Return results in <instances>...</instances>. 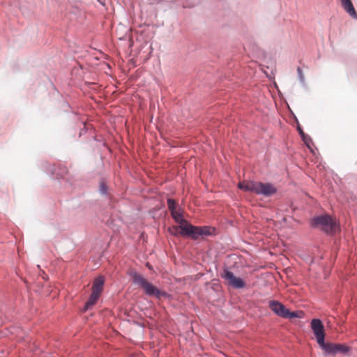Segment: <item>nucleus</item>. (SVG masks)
<instances>
[{"label": "nucleus", "mask_w": 357, "mask_h": 357, "mask_svg": "<svg viewBox=\"0 0 357 357\" xmlns=\"http://www.w3.org/2000/svg\"><path fill=\"white\" fill-rule=\"evenodd\" d=\"M300 133L303 137V142H305L307 148L310 150L311 153L313 154L314 155L319 153L318 149L316 147H314L313 142L310 137L305 135L302 130H301Z\"/></svg>", "instance_id": "nucleus-11"}, {"label": "nucleus", "mask_w": 357, "mask_h": 357, "mask_svg": "<svg viewBox=\"0 0 357 357\" xmlns=\"http://www.w3.org/2000/svg\"><path fill=\"white\" fill-rule=\"evenodd\" d=\"M176 203L175 200H174L172 199H168L167 206H168V208L169 209L170 212L176 210Z\"/></svg>", "instance_id": "nucleus-15"}, {"label": "nucleus", "mask_w": 357, "mask_h": 357, "mask_svg": "<svg viewBox=\"0 0 357 357\" xmlns=\"http://www.w3.org/2000/svg\"><path fill=\"white\" fill-rule=\"evenodd\" d=\"M277 192V188L270 183L257 182L255 194L271 197Z\"/></svg>", "instance_id": "nucleus-8"}, {"label": "nucleus", "mask_w": 357, "mask_h": 357, "mask_svg": "<svg viewBox=\"0 0 357 357\" xmlns=\"http://www.w3.org/2000/svg\"><path fill=\"white\" fill-rule=\"evenodd\" d=\"M311 327L319 345L321 346V344H324L325 333L324 325L321 320L317 319H312L311 322Z\"/></svg>", "instance_id": "nucleus-7"}, {"label": "nucleus", "mask_w": 357, "mask_h": 357, "mask_svg": "<svg viewBox=\"0 0 357 357\" xmlns=\"http://www.w3.org/2000/svg\"><path fill=\"white\" fill-rule=\"evenodd\" d=\"M297 72H298V77H299L300 81L303 82L304 80H305V77H304V74L303 73V70H302V69L300 67H298Z\"/></svg>", "instance_id": "nucleus-16"}, {"label": "nucleus", "mask_w": 357, "mask_h": 357, "mask_svg": "<svg viewBox=\"0 0 357 357\" xmlns=\"http://www.w3.org/2000/svg\"><path fill=\"white\" fill-rule=\"evenodd\" d=\"M221 277L225 279L229 285L236 289H243L245 287V282L240 278L236 277L234 274L229 271L224 270L223 273H221Z\"/></svg>", "instance_id": "nucleus-5"}, {"label": "nucleus", "mask_w": 357, "mask_h": 357, "mask_svg": "<svg viewBox=\"0 0 357 357\" xmlns=\"http://www.w3.org/2000/svg\"><path fill=\"white\" fill-rule=\"evenodd\" d=\"M131 277L132 278L133 282L141 287L143 289L144 293L148 296H154L159 298L166 295L165 292L158 289L142 275L134 272L131 274Z\"/></svg>", "instance_id": "nucleus-2"}, {"label": "nucleus", "mask_w": 357, "mask_h": 357, "mask_svg": "<svg viewBox=\"0 0 357 357\" xmlns=\"http://www.w3.org/2000/svg\"><path fill=\"white\" fill-rule=\"evenodd\" d=\"M171 215L174 220L179 225L183 236H190L197 239L201 236L211 235L214 229L210 227H195L190 224L182 218L181 214L176 210L172 211Z\"/></svg>", "instance_id": "nucleus-1"}, {"label": "nucleus", "mask_w": 357, "mask_h": 357, "mask_svg": "<svg viewBox=\"0 0 357 357\" xmlns=\"http://www.w3.org/2000/svg\"><path fill=\"white\" fill-rule=\"evenodd\" d=\"M103 285L104 278L102 276H100L95 279L92 287V291L100 294L102 291Z\"/></svg>", "instance_id": "nucleus-12"}, {"label": "nucleus", "mask_w": 357, "mask_h": 357, "mask_svg": "<svg viewBox=\"0 0 357 357\" xmlns=\"http://www.w3.org/2000/svg\"><path fill=\"white\" fill-rule=\"evenodd\" d=\"M256 183V181H244L242 182H239L238 184V187L244 191L252 192L255 193Z\"/></svg>", "instance_id": "nucleus-10"}, {"label": "nucleus", "mask_w": 357, "mask_h": 357, "mask_svg": "<svg viewBox=\"0 0 357 357\" xmlns=\"http://www.w3.org/2000/svg\"><path fill=\"white\" fill-rule=\"evenodd\" d=\"M344 10L353 18L357 19V13L351 0H341Z\"/></svg>", "instance_id": "nucleus-9"}, {"label": "nucleus", "mask_w": 357, "mask_h": 357, "mask_svg": "<svg viewBox=\"0 0 357 357\" xmlns=\"http://www.w3.org/2000/svg\"><path fill=\"white\" fill-rule=\"evenodd\" d=\"M168 231L173 236H178L181 234V230L178 226H172L168 228Z\"/></svg>", "instance_id": "nucleus-14"}, {"label": "nucleus", "mask_w": 357, "mask_h": 357, "mask_svg": "<svg viewBox=\"0 0 357 357\" xmlns=\"http://www.w3.org/2000/svg\"><path fill=\"white\" fill-rule=\"evenodd\" d=\"M146 266H148L149 268H151V266H149V264H146Z\"/></svg>", "instance_id": "nucleus-18"}, {"label": "nucleus", "mask_w": 357, "mask_h": 357, "mask_svg": "<svg viewBox=\"0 0 357 357\" xmlns=\"http://www.w3.org/2000/svg\"><path fill=\"white\" fill-rule=\"evenodd\" d=\"M268 307L275 314L283 318H301L303 314L302 312H289L282 303L278 301H270Z\"/></svg>", "instance_id": "nucleus-3"}, {"label": "nucleus", "mask_w": 357, "mask_h": 357, "mask_svg": "<svg viewBox=\"0 0 357 357\" xmlns=\"http://www.w3.org/2000/svg\"><path fill=\"white\" fill-rule=\"evenodd\" d=\"M100 295V294L92 291L91 294L88 301L85 304V307H84L85 310L89 309L91 306H93L96 303Z\"/></svg>", "instance_id": "nucleus-13"}, {"label": "nucleus", "mask_w": 357, "mask_h": 357, "mask_svg": "<svg viewBox=\"0 0 357 357\" xmlns=\"http://www.w3.org/2000/svg\"><path fill=\"white\" fill-rule=\"evenodd\" d=\"M146 266H148L149 268H151V266H149V264H146Z\"/></svg>", "instance_id": "nucleus-19"}, {"label": "nucleus", "mask_w": 357, "mask_h": 357, "mask_svg": "<svg viewBox=\"0 0 357 357\" xmlns=\"http://www.w3.org/2000/svg\"><path fill=\"white\" fill-rule=\"evenodd\" d=\"M100 190L103 194L107 192V186L104 181H102L100 183Z\"/></svg>", "instance_id": "nucleus-17"}, {"label": "nucleus", "mask_w": 357, "mask_h": 357, "mask_svg": "<svg viewBox=\"0 0 357 357\" xmlns=\"http://www.w3.org/2000/svg\"><path fill=\"white\" fill-rule=\"evenodd\" d=\"M312 225L314 227H320L327 233L335 232L337 229L335 221L331 216L327 215L313 218Z\"/></svg>", "instance_id": "nucleus-4"}, {"label": "nucleus", "mask_w": 357, "mask_h": 357, "mask_svg": "<svg viewBox=\"0 0 357 357\" xmlns=\"http://www.w3.org/2000/svg\"><path fill=\"white\" fill-rule=\"evenodd\" d=\"M146 266H148L149 268H151V266H149V264H146Z\"/></svg>", "instance_id": "nucleus-20"}, {"label": "nucleus", "mask_w": 357, "mask_h": 357, "mask_svg": "<svg viewBox=\"0 0 357 357\" xmlns=\"http://www.w3.org/2000/svg\"><path fill=\"white\" fill-rule=\"evenodd\" d=\"M327 354L335 355L337 354H347L349 351V347L345 344L325 343L320 346Z\"/></svg>", "instance_id": "nucleus-6"}]
</instances>
